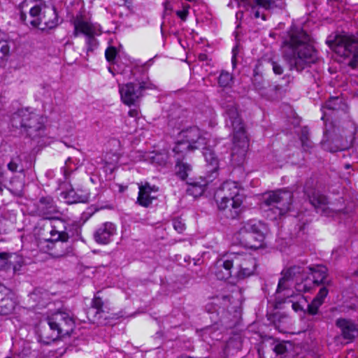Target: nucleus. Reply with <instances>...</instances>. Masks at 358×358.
Masks as SVG:
<instances>
[{"instance_id":"338daca9","label":"nucleus","mask_w":358,"mask_h":358,"mask_svg":"<svg viewBox=\"0 0 358 358\" xmlns=\"http://www.w3.org/2000/svg\"><path fill=\"white\" fill-rule=\"evenodd\" d=\"M223 74H224V71L222 70L220 72V76L217 78V83H218L219 86L222 88V90H221L222 91L223 90V88H222L223 85H222V76Z\"/></svg>"},{"instance_id":"79ce46f5","label":"nucleus","mask_w":358,"mask_h":358,"mask_svg":"<svg viewBox=\"0 0 358 358\" xmlns=\"http://www.w3.org/2000/svg\"><path fill=\"white\" fill-rule=\"evenodd\" d=\"M64 171V176L65 179H68L70 174L75 170L77 169V167L76 166V164H74V162L72 160L71 157H69L66 162L65 165L62 168Z\"/></svg>"},{"instance_id":"e2e57ef3","label":"nucleus","mask_w":358,"mask_h":358,"mask_svg":"<svg viewBox=\"0 0 358 358\" xmlns=\"http://www.w3.org/2000/svg\"><path fill=\"white\" fill-rule=\"evenodd\" d=\"M166 158L167 157L165 155H156L153 159L155 160L157 159V163L162 164H164L166 161Z\"/></svg>"},{"instance_id":"4d7b16f0","label":"nucleus","mask_w":358,"mask_h":358,"mask_svg":"<svg viewBox=\"0 0 358 358\" xmlns=\"http://www.w3.org/2000/svg\"><path fill=\"white\" fill-rule=\"evenodd\" d=\"M0 52L1 53V58L8 55L10 52V47L6 41H3L2 43L0 42Z\"/></svg>"},{"instance_id":"ea45409f","label":"nucleus","mask_w":358,"mask_h":358,"mask_svg":"<svg viewBox=\"0 0 358 358\" xmlns=\"http://www.w3.org/2000/svg\"><path fill=\"white\" fill-rule=\"evenodd\" d=\"M8 169L11 172H22L24 171L22 160L20 156L13 157L7 165Z\"/></svg>"},{"instance_id":"ddd939ff","label":"nucleus","mask_w":358,"mask_h":358,"mask_svg":"<svg viewBox=\"0 0 358 358\" xmlns=\"http://www.w3.org/2000/svg\"><path fill=\"white\" fill-rule=\"evenodd\" d=\"M239 6L241 3L251 6L252 13L255 18L262 17L263 20H266V15L260 10L273 12L276 10H283L286 3L285 0H236Z\"/></svg>"},{"instance_id":"6e6d98bb","label":"nucleus","mask_w":358,"mask_h":358,"mask_svg":"<svg viewBox=\"0 0 358 358\" xmlns=\"http://www.w3.org/2000/svg\"><path fill=\"white\" fill-rule=\"evenodd\" d=\"M271 66L273 71L276 75H281L283 73L282 66L275 61H271Z\"/></svg>"},{"instance_id":"09e8293b","label":"nucleus","mask_w":358,"mask_h":358,"mask_svg":"<svg viewBox=\"0 0 358 358\" xmlns=\"http://www.w3.org/2000/svg\"><path fill=\"white\" fill-rule=\"evenodd\" d=\"M87 52L93 51L94 48L97 47L98 41L94 38V34L87 36Z\"/></svg>"},{"instance_id":"a18cd8bd","label":"nucleus","mask_w":358,"mask_h":358,"mask_svg":"<svg viewBox=\"0 0 358 358\" xmlns=\"http://www.w3.org/2000/svg\"><path fill=\"white\" fill-rule=\"evenodd\" d=\"M117 54V49L113 46L108 47L105 51V57L106 60L113 64Z\"/></svg>"},{"instance_id":"f257e3e1","label":"nucleus","mask_w":358,"mask_h":358,"mask_svg":"<svg viewBox=\"0 0 358 358\" xmlns=\"http://www.w3.org/2000/svg\"><path fill=\"white\" fill-rule=\"evenodd\" d=\"M282 48V56L291 71L301 72L319 59L311 36L301 28H290L284 38Z\"/></svg>"},{"instance_id":"1a4fd4ad","label":"nucleus","mask_w":358,"mask_h":358,"mask_svg":"<svg viewBox=\"0 0 358 358\" xmlns=\"http://www.w3.org/2000/svg\"><path fill=\"white\" fill-rule=\"evenodd\" d=\"M229 191V195L225 196V217L228 219H241L242 214L245 211L246 207L243 204L245 197L240 193L238 184L234 181L225 180V189Z\"/></svg>"},{"instance_id":"4be33fe9","label":"nucleus","mask_w":358,"mask_h":358,"mask_svg":"<svg viewBox=\"0 0 358 358\" xmlns=\"http://www.w3.org/2000/svg\"><path fill=\"white\" fill-rule=\"evenodd\" d=\"M45 15L49 17H55V7L54 6H48L46 3H44V8L40 12L38 15V17L36 18L34 20H27V15L22 10L20 11V20L21 22L26 25L30 24L32 27L37 28L40 27L41 25V22L44 21V18Z\"/></svg>"},{"instance_id":"864d4df0","label":"nucleus","mask_w":358,"mask_h":358,"mask_svg":"<svg viewBox=\"0 0 358 358\" xmlns=\"http://www.w3.org/2000/svg\"><path fill=\"white\" fill-rule=\"evenodd\" d=\"M8 253L0 252V270L8 269Z\"/></svg>"},{"instance_id":"20e7f679","label":"nucleus","mask_w":358,"mask_h":358,"mask_svg":"<svg viewBox=\"0 0 358 358\" xmlns=\"http://www.w3.org/2000/svg\"><path fill=\"white\" fill-rule=\"evenodd\" d=\"M343 101L338 96L330 97L322 106L323 115L322 120L325 122L324 137L321 142L323 148L331 152L342 151L348 148L341 135L338 133V129L331 122H327V117L329 115L327 110L334 111L342 108Z\"/></svg>"},{"instance_id":"f3484780","label":"nucleus","mask_w":358,"mask_h":358,"mask_svg":"<svg viewBox=\"0 0 358 358\" xmlns=\"http://www.w3.org/2000/svg\"><path fill=\"white\" fill-rule=\"evenodd\" d=\"M219 169V162H217V164L213 165L207 163L206 176L204 178L201 177L200 181H194L192 182H188L189 187L187 189L188 192L194 197L201 196L208 183L212 182L217 176Z\"/></svg>"},{"instance_id":"bf43d9fd","label":"nucleus","mask_w":358,"mask_h":358,"mask_svg":"<svg viewBox=\"0 0 358 358\" xmlns=\"http://www.w3.org/2000/svg\"><path fill=\"white\" fill-rule=\"evenodd\" d=\"M225 89L227 87H231L232 84L234 83V78L233 76L227 72H225Z\"/></svg>"},{"instance_id":"8fccbe9b","label":"nucleus","mask_w":358,"mask_h":358,"mask_svg":"<svg viewBox=\"0 0 358 358\" xmlns=\"http://www.w3.org/2000/svg\"><path fill=\"white\" fill-rule=\"evenodd\" d=\"M300 140L301 141V144L303 147H310V145H309V140H308V131L306 128H303L301 129V136H300Z\"/></svg>"},{"instance_id":"aec40b11","label":"nucleus","mask_w":358,"mask_h":358,"mask_svg":"<svg viewBox=\"0 0 358 358\" xmlns=\"http://www.w3.org/2000/svg\"><path fill=\"white\" fill-rule=\"evenodd\" d=\"M37 210L40 215L49 220L59 213L53 199L50 196L41 197L37 204Z\"/></svg>"},{"instance_id":"0eeeda50","label":"nucleus","mask_w":358,"mask_h":358,"mask_svg":"<svg viewBox=\"0 0 358 358\" xmlns=\"http://www.w3.org/2000/svg\"><path fill=\"white\" fill-rule=\"evenodd\" d=\"M293 193L288 190L280 189L264 195L262 208L267 212L271 220L280 218L290 210Z\"/></svg>"},{"instance_id":"bb28decb","label":"nucleus","mask_w":358,"mask_h":358,"mask_svg":"<svg viewBox=\"0 0 358 358\" xmlns=\"http://www.w3.org/2000/svg\"><path fill=\"white\" fill-rule=\"evenodd\" d=\"M62 195L66 200V203L69 204L87 203L90 197L87 192L80 191V193H79L78 191L76 192L73 189H71L68 192H62Z\"/></svg>"},{"instance_id":"f704fd0d","label":"nucleus","mask_w":358,"mask_h":358,"mask_svg":"<svg viewBox=\"0 0 358 358\" xmlns=\"http://www.w3.org/2000/svg\"><path fill=\"white\" fill-rule=\"evenodd\" d=\"M267 318L276 328L280 329L282 324L287 322V315L283 313L276 312L272 314H267Z\"/></svg>"},{"instance_id":"7c9ffc66","label":"nucleus","mask_w":358,"mask_h":358,"mask_svg":"<svg viewBox=\"0 0 358 358\" xmlns=\"http://www.w3.org/2000/svg\"><path fill=\"white\" fill-rule=\"evenodd\" d=\"M230 337L225 342V351L227 349L229 350H240L242 347L241 342V336L239 333L231 330L229 333Z\"/></svg>"},{"instance_id":"423d86ee","label":"nucleus","mask_w":358,"mask_h":358,"mask_svg":"<svg viewBox=\"0 0 358 358\" xmlns=\"http://www.w3.org/2000/svg\"><path fill=\"white\" fill-rule=\"evenodd\" d=\"M327 43L335 54L349 60L348 66L352 69L358 67V38L347 33L336 34L329 36Z\"/></svg>"},{"instance_id":"c756f323","label":"nucleus","mask_w":358,"mask_h":358,"mask_svg":"<svg viewBox=\"0 0 358 358\" xmlns=\"http://www.w3.org/2000/svg\"><path fill=\"white\" fill-rule=\"evenodd\" d=\"M176 174L181 180H185L188 176V173L192 171V166L183 162V158L177 157L175 166Z\"/></svg>"},{"instance_id":"49530a36","label":"nucleus","mask_w":358,"mask_h":358,"mask_svg":"<svg viewBox=\"0 0 358 358\" xmlns=\"http://www.w3.org/2000/svg\"><path fill=\"white\" fill-rule=\"evenodd\" d=\"M253 85L255 90L259 93V94L265 98L267 89L264 86L261 81L258 80V78L256 76H255L253 79Z\"/></svg>"},{"instance_id":"c03bdc74","label":"nucleus","mask_w":358,"mask_h":358,"mask_svg":"<svg viewBox=\"0 0 358 358\" xmlns=\"http://www.w3.org/2000/svg\"><path fill=\"white\" fill-rule=\"evenodd\" d=\"M322 305V302L317 299H313L311 303L308 305L307 313L311 315H317L318 313V309Z\"/></svg>"},{"instance_id":"dca6fc26","label":"nucleus","mask_w":358,"mask_h":358,"mask_svg":"<svg viewBox=\"0 0 358 358\" xmlns=\"http://www.w3.org/2000/svg\"><path fill=\"white\" fill-rule=\"evenodd\" d=\"M313 185L314 180L309 178L304 185V194L317 212L321 211L322 214H325L328 210L329 199L326 195L316 190Z\"/></svg>"},{"instance_id":"2f4dec72","label":"nucleus","mask_w":358,"mask_h":358,"mask_svg":"<svg viewBox=\"0 0 358 358\" xmlns=\"http://www.w3.org/2000/svg\"><path fill=\"white\" fill-rule=\"evenodd\" d=\"M231 256V264L243 269V267H250L252 266H256L255 260L252 259H245L243 256L240 254H230Z\"/></svg>"},{"instance_id":"6ab92c4d","label":"nucleus","mask_w":358,"mask_h":358,"mask_svg":"<svg viewBox=\"0 0 358 358\" xmlns=\"http://www.w3.org/2000/svg\"><path fill=\"white\" fill-rule=\"evenodd\" d=\"M225 257L227 259H225V271H227V273H225V289L227 286L231 285L232 287V290L234 289V287H236V284L241 280V271L239 268L231 264V256L230 254H226Z\"/></svg>"},{"instance_id":"a211bd4d","label":"nucleus","mask_w":358,"mask_h":358,"mask_svg":"<svg viewBox=\"0 0 358 358\" xmlns=\"http://www.w3.org/2000/svg\"><path fill=\"white\" fill-rule=\"evenodd\" d=\"M305 269V272L308 277V281H310L308 275L313 276L312 283L316 286L327 285L331 286L332 281L327 280L329 270L327 267L323 264H315L308 266Z\"/></svg>"},{"instance_id":"9b49d317","label":"nucleus","mask_w":358,"mask_h":358,"mask_svg":"<svg viewBox=\"0 0 358 358\" xmlns=\"http://www.w3.org/2000/svg\"><path fill=\"white\" fill-rule=\"evenodd\" d=\"M242 293L238 287L231 290V294L225 295V324L231 329L239 324L241 320Z\"/></svg>"},{"instance_id":"c9c22d12","label":"nucleus","mask_w":358,"mask_h":358,"mask_svg":"<svg viewBox=\"0 0 358 358\" xmlns=\"http://www.w3.org/2000/svg\"><path fill=\"white\" fill-rule=\"evenodd\" d=\"M44 21L41 22V25L39 29L41 30L51 29L58 25V17L56 9L55 8V17H49L45 15Z\"/></svg>"},{"instance_id":"f03ea898","label":"nucleus","mask_w":358,"mask_h":358,"mask_svg":"<svg viewBox=\"0 0 358 358\" xmlns=\"http://www.w3.org/2000/svg\"><path fill=\"white\" fill-rule=\"evenodd\" d=\"M225 113L228 115L233 129V148L231 154L232 166L241 165L245 159L249 146L245 122L238 108V104L233 100H227L225 96Z\"/></svg>"},{"instance_id":"603ef678","label":"nucleus","mask_w":358,"mask_h":358,"mask_svg":"<svg viewBox=\"0 0 358 358\" xmlns=\"http://www.w3.org/2000/svg\"><path fill=\"white\" fill-rule=\"evenodd\" d=\"M273 350L278 355H284L287 351V349L285 343H278L274 345Z\"/></svg>"},{"instance_id":"de8ad7c7","label":"nucleus","mask_w":358,"mask_h":358,"mask_svg":"<svg viewBox=\"0 0 358 358\" xmlns=\"http://www.w3.org/2000/svg\"><path fill=\"white\" fill-rule=\"evenodd\" d=\"M255 266H252L250 267H243V269H240L241 280L252 275L255 272Z\"/></svg>"},{"instance_id":"393cba45","label":"nucleus","mask_w":358,"mask_h":358,"mask_svg":"<svg viewBox=\"0 0 358 358\" xmlns=\"http://www.w3.org/2000/svg\"><path fill=\"white\" fill-rule=\"evenodd\" d=\"M244 227L245 230L250 231L251 233L257 236V240L265 243L264 241L266 236L269 234V229L268 225L261 221L252 223H247Z\"/></svg>"},{"instance_id":"412c9836","label":"nucleus","mask_w":358,"mask_h":358,"mask_svg":"<svg viewBox=\"0 0 358 358\" xmlns=\"http://www.w3.org/2000/svg\"><path fill=\"white\" fill-rule=\"evenodd\" d=\"M284 83H276L269 86L267 89L265 98L268 100H278L282 99L289 90V84L290 83L289 76L283 78Z\"/></svg>"},{"instance_id":"5701e85b","label":"nucleus","mask_w":358,"mask_h":358,"mask_svg":"<svg viewBox=\"0 0 358 358\" xmlns=\"http://www.w3.org/2000/svg\"><path fill=\"white\" fill-rule=\"evenodd\" d=\"M116 228L112 222L103 224L94 233V238L96 242L101 244H107L110 238L115 234Z\"/></svg>"},{"instance_id":"58836bf2","label":"nucleus","mask_w":358,"mask_h":358,"mask_svg":"<svg viewBox=\"0 0 358 358\" xmlns=\"http://www.w3.org/2000/svg\"><path fill=\"white\" fill-rule=\"evenodd\" d=\"M224 268V261L221 259H218L215 264L210 267V273L214 275L217 280H224V272L222 271Z\"/></svg>"},{"instance_id":"f8f14e48","label":"nucleus","mask_w":358,"mask_h":358,"mask_svg":"<svg viewBox=\"0 0 358 358\" xmlns=\"http://www.w3.org/2000/svg\"><path fill=\"white\" fill-rule=\"evenodd\" d=\"M46 320L50 329L56 332V337L52 338L53 341L59 337L70 336L75 328L73 317L65 312H56L48 316Z\"/></svg>"},{"instance_id":"774afa93","label":"nucleus","mask_w":358,"mask_h":358,"mask_svg":"<svg viewBox=\"0 0 358 358\" xmlns=\"http://www.w3.org/2000/svg\"><path fill=\"white\" fill-rule=\"evenodd\" d=\"M124 1V4L127 7L128 9L131 10L132 7V1L131 0H122Z\"/></svg>"},{"instance_id":"c85d7f7f","label":"nucleus","mask_w":358,"mask_h":358,"mask_svg":"<svg viewBox=\"0 0 358 358\" xmlns=\"http://www.w3.org/2000/svg\"><path fill=\"white\" fill-rule=\"evenodd\" d=\"M44 3L45 1L43 0H25L22 3V7L30 6L28 20H34L38 17L40 12L44 8Z\"/></svg>"},{"instance_id":"3c124183","label":"nucleus","mask_w":358,"mask_h":358,"mask_svg":"<svg viewBox=\"0 0 358 358\" xmlns=\"http://www.w3.org/2000/svg\"><path fill=\"white\" fill-rule=\"evenodd\" d=\"M329 292L328 289L327 288V285H323L322 288H320L319 292L317 294L316 296L313 299H317L322 303H324V299L327 296Z\"/></svg>"},{"instance_id":"a878e982","label":"nucleus","mask_w":358,"mask_h":358,"mask_svg":"<svg viewBox=\"0 0 358 358\" xmlns=\"http://www.w3.org/2000/svg\"><path fill=\"white\" fill-rule=\"evenodd\" d=\"M336 324L342 332L345 339L352 341L355 338L354 333L357 331L356 325L349 320L339 318L336 320Z\"/></svg>"},{"instance_id":"39448f33","label":"nucleus","mask_w":358,"mask_h":358,"mask_svg":"<svg viewBox=\"0 0 358 358\" xmlns=\"http://www.w3.org/2000/svg\"><path fill=\"white\" fill-rule=\"evenodd\" d=\"M51 220L50 238L47 239L52 244V255L55 257H63L70 252L68 245L69 239L73 237L78 230L76 224L66 222L62 219L52 217Z\"/></svg>"},{"instance_id":"e433bc0d","label":"nucleus","mask_w":358,"mask_h":358,"mask_svg":"<svg viewBox=\"0 0 358 358\" xmlns=\"http://www.w3.org/2000/svg\"><path fill=\"white\" fill-rule=\"evenodd\" d=\"M154 196H151L148 192H145L142 188L139 187V192L137 198V203L143 207H148L152 203Z\"/></svg>"},{"instance_id":"680f3d73","label":"nucleus","mask_w":358,"mask_h":358,"mask_svg":"<svg viewBox=\"0 0 358 358\" xmlns=\"http://www.w3.org/2000/svg\"><path fill=\"white\" fill-rule=\"evenodd\" d=\"M176 15L178 16L182 21H185L188 15V10L187 9L180 10L176 11Z\"/></svg>"},{"instance_id":"473e14b6","label":"nucleus","mask_w":358,"mask_h":358,"mask_svg":"<svg viewBox=\"0 0 358 358\" xmlns=\"http://www.w3.org/2000/svg\"><path fill=\"white\" fill-rule=\"evenodd\" d=\"M8 269L13 268L14 272L20 271L24 264L23 257L17 253H8Z\"/></svg>"},{"instance_id":"37998d69","label":"nucleus","mask_w":358,"mask_h":358,"mask_svg":"<svg viewBox=\"0 0 358 358\" xmlns=\"http://www.w3.org/2000/svg\"><path fill=\"white\" fill-rule=\"evenodd\" d=\"M224 182L221 183L219 189L214 194V199L220 210L224 209V196H222V186Z\"/></svg>"},{"instance_id":"052dcab7","label":"nucleus","mask_w":358,"mask_h":358,"mask_svg":"<svg viewBox=\"0 0 358 358\" xmlns=\"http://www.w3.org/2000/svg\"><path fill=\"white\" fill-rule=\"evenodd\" d=\"M239 52V46L236 45L234 46L232 49V58H231V62L234 66H235L236 64V55H238Z\"/></svg>"},{"instance_id":"4468645a","label":"nucleus","mask_w":358,"mask_h":358,"mask_svg":"<svg viewBox=\"0 0 358 358\" xmlns=\"http://www.w3.org/2000/svg\"><path fill=\"white\" fill-rule=\"evenodd\" d=\"M148 88H149L148 85L144 81L119 85L121 99L127 106L134 105L143 96V91Z\"/></svg>"},{"instance_id":"13d9d810","label":"nucleus","mask_w":358,"mask_h":358,"mask_svg":"<svg viewBox=\"0 0 358 358\" xmlns=\"http://www.w3.org/2000/svg\"><path fill=\"white\" fill-rule=\"evenodd\" d=\"M141 188L145 190V192H148L150 194L152 192H157L158 187L155 185L151 186L150 184L146 183L145 185H141Z\"/></svg>"},{"instance_id":"72a5a7b5","label":"nucleus","mask_w":358,"mask_h":358,"mask_svg":"<svg viewBox=\"0 0 358 358\" xmlns=\"http://www.w3.org/2000/svg\"><path fill=\"white\" fill-rule=\"evenodd\" d=\"M192 144H188L182 138L178 141L175 147L173 149V151L176 154V158L177 157H181L183 158V153L187 152L189 150H194L192 147Z\"/></svg>"},{"instance_id":"a19ab883","label":"nucleus","mask_w":358,"mask_h":358,"mask_svg":"<svg viewBox=\"0 0 358 358\" xmlns=\"http://www.w3.org/2000/svg\"><path fill=\"white\" fill-rule=\"evenodd\" d=\"M46 296V292H42L41 289H36L29 294V298L36 303V306H43V301Z\"/></svg>"},{"instance_id":"4c0bfd02","label":"nucleus","mask_w":358,"mask_h":358,"mask_svg":"<svg viewBox=\"0 0 358 358\" xmlns=\"http://www.w3.org/2000/svg\"><path fill=\"white\" fill-rule=\"evenodd\" d=\"M2 296L0 300V315H7L14 309V302L10 298Z\"/></svg>"},{"instance_id":"7ed1b4c3","label":"nucleus","mask_w":358,"mask_h":358,"mask_svg":"<svg viewBox=\"0 0 358 358\" xmlns=\"http://www.w3.org/2000/svg\"><path fill=\"white\" fill-rule=\"evenodd\" d=\"M10 122L13 127L19 129L22 134H24L38 146L45 145V126L42 115L22 108L13 114Z\"/></svg>"},{"instance_id":"6e6552de","label":"nucleus","mask_w":358,"mask_h":358,"mask_svg":"<svg viewBox=\"0 0 358 358\" xmlns=\"http://www.w3.org/2000/svg\"><path fill=\"white\" fill-rule=\"evenodd\" d=\"M180 136L188 144H192L193 149L202 150L203 155L206 163L216 165L218 161L214 151L209 145V141L201 135L200 130L196 127H192L180 132Z\"/></svg>"},{"instance_id":"9d476101","label":"nucleus","mask_w":358,"mask_h":358,"mask_svg":"<svg viewBox=\"0 0 358 358\" xmlns=\"http://www.w3.org/2000/svg\"><path fill=\"white\" fill-rule=\"evenodd\" d=\"M282 277L280 278L277 292L287 289V282L289 280L295 282V289L299 292H308L311 289V284L308 283V277L307 276L303 267L299 266H293L281 273Z\"/></svg>"},{"instance_id":"b1692460","label":"nucleus","mask_w":358,"mask_h":358,"mask_svg":"<svg viewBox=\"0 0 358 358\" xmlns=\"http://www.w3.org/2000/svg\"><path fill=\"white\" fill-rule=\"evenodd\" d=\"M239 236L241 244L245 248L257 250L265 247V243L257 240V236L250 231L245 230L244 227L241 229Z\"/></svg>"},{"instance_id":"0e129e2a","label":"nucleus","mask_w":358,"mask_h":358,"mask_svg":"<svg viewBox=\"0 0 358 358\" xmlns=\"http://www.w3.org/2000/svg\"><path fill=\"white\" fill-rule=\"evenodd\" d=\"M8 289L6 286L0 283V300L2 299V296H5L8 293Z\"/></svg>"},{"instance_id":"cd10ccee","label":"nucleus","mask_w":358,"mask_h":358,"mask_svg":"<svg viewBox=\"0 0 358 358\" xmlns=\"http://www.w3.org/2000/svg\"><path fill=\"white\" fill-rule=\"evenodd\" d=\"M73 35L78 36V34H83L86 36L95 34L94 27L90 22L85 21L82 17H77L73 21Z\"/></svg>"},{"instance_id":"2eb2a0df","label":"nucleus","mask_w":358,"mask_h":358,"mask_svg":"<svg viewBox=\"0 0 358 358\" xmlns=\"http://www.w3.org/2000/svg\"><path fill=\"white\" fill-rule=\"evenodd\" d=\"M99 293V292L94 295L91 307L87 311V317L94 323H97L99 325H107L110 324V320L114 317L104 310V303L102 299L97 295Z\"/></svg>"},{"instance_id":"5fc2aeb1","label":"nucleus","mask_w":358,"mask_h":358,"mask_svg":"<svg viewBox=\"0 0 358 358\" xmlns=\"http://www.w3.org/2000/svg\"><path fill=\"white\" fill-rule=\"evenodd\" d=\"M173 226L176 231L178 233H182L185 228V224L179 218L173 220Z\"/></svg>"},{"instance_id":"69168bd1","label":"nucleus","mask_w":358,"mask_h":358,"mask_svg":"<svg viewBox=\"0 0 358 358\" xmlns=\"http://www.w3.org/2000/svg\"><path fill=\"white\" fill-rule=\"evenodd\" d=\"M289 302H292V307L295 311L302 310L303 307L300 305L299 302H292V301H289Z\"/></svg>"}]
</instances>
